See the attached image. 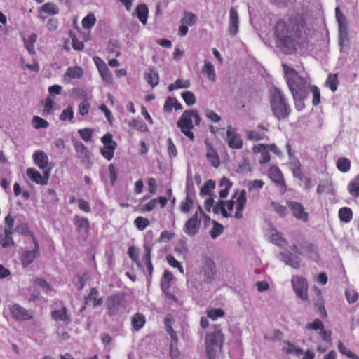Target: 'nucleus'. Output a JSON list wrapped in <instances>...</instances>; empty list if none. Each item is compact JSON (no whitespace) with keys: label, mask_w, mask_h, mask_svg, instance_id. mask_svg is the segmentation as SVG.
I'll return each mask as SVG.
<instances>
[{"label":"nucleus","mask_w":359,"mask_h":359,"mask_svg":"<svg viewBox=\"0 0 359 359\" xmlns=\"http://www.w3.org/2000/svg\"><path fill=\"white\" fill-rule=\"evenodd\" d=\"M304 29V22L297 15H290L276 22L274 27L276 43L285 54L294 53L298 46L306 43L307 34Z\"/></svg>","instance_id":"obj_1"},{"label":"nucleus","mask_w":359,"mask_h":359,"mask_svg":"<svg viewBox=\"0 0 359 359\" xmlns=\"http://www.w3.org/2000/svg\"><path fill=\"white\" fill-rule=\"evenodd\" d=\"M284 72L287 76V83L292 95L293 99H305L307 95L306 81L299 76L293 68L285 64L283 65Z\"/></svg>","instance_id":"obj_2"},{"label":"nucleus","mask_w":359,"mask_h":359,"mask_svg":"<svg viewBox=\"0 0 359 359\" xmlns=\"http://www.w3.org/2000/svg\"><path fill=\"white\" fill-rule=\"evenodd\" d=\"M224 335L219 325H215L212 331L205 337V351L208 359H216L218 353L222 351Z\"/></svg>","instance_id":"obj_3"},{"label":"nucleus","mask_w":359,"mask_h":359,"mask_svg":"<svg viewBox=\"0 0 359 359\" xmlns=\"http://www.w3.org/2000/svg\"><path fill=\"white\" fill-rule=\"evenodd\" d=\"M270 103L273 114L278 120H283L289 116L291 109L280 89L277 88L273 89Z\"/></svg>","instance_id":"obj_4"},{"label":"nucleus","mask_w":359,"mask_h":359,"mask_svg":"<svg viewBox=\"0 0 359 359\" xmlns=\"http://www.w3.org/2000/svg\"><path fill=\"white\" fill-rule=\"evenodd\" d=\"M193 121L196 125H199L201 118L196 111L191 109L184 111L177 123L181 132L191 141L194 140V135L191 131L194 128Z\"/></svg>","instance_id":"obj_5"},{"label":"nucleus","mask_w":359,"mask_h":359,"mask_svg":"<svg viewBox=\"0 0 359 359\" xmlns=\"http://www.w3.org/2000/svg\"><path fill=\"white\" fill-rule=\"evenodd\" d=\"M246 191L245 189H236L231 200L226 201L225 203V208L228 212L231 213L233 208H236L234 217L241 219L243 217V211L247 203Z\"/></svg>","instance_id":"obj_6"},{"label":"nucleus","mask_w":359,"mask_h":359,"mask_svg":"<svg viewBox=\"0 0 359 359\" xmlns=\"http://www.w3.org/2000/svg\"><path fill=\"white\" fill-rule=\"evenodd\" d=\"M204 215L203 211L201 207H198V212L189 218L184 224V232L190 236L196 235L200 229L201 218L200 216Z\"/></svg>","instance_id":"obj_7"},{"label":"nucleus","mask_w":359,"mask_h":359,"mask_svg":"<svg viewBox=\"0 0 359 359\" xmlns=\"http://www.w3.org/2000/svg\"><path fill=\"white\" fill-rule=\"evenodd\" d=\"M291 283L297 294L302 300L308 299V283L306 278L294 276L292 278Z\"/></svg>","instance_id":"obj_8"},{"label":"nucleus","mask_w":359,"mask_h":359,"mask_svg":"<svg viewBox=\"0 0 359 359\" xmlns=\"http://www.w3.org/2000/svg\"><path fill=\"white\" fill-rule=\"evenodd\" d=\"M107 313L109 316L118 314L124 308V298L120 295L109 296L106 302Z\"/></svg>","instance_id":"obj_9"},{"label":"nucleus","mask_w":359,"mask_h":359,"mask_svg":"<svg viewBox=\"0 0 359 359\" xmlns=\"http://www.w3.org/2000/svg\"><path fill=\"white\" fill-rule=\"evenodd\" d=\"M268 177L284 194L287 191V184L280 169L276 165H272L268 171Z\"/></svg>","instance_id":"obj_10"},{"label":"nucleus","mask_w":359,"mask_h":359,"mask_svg":"<svg viewBox=\"0 0 359 359\" xmlns=\"http://www.w3.org/2000/svg\"><path fill=\"white\" fill-rule=\"evenodd\" d=\"M11 316L17 321H25L31 320L34 316L33 311L27 310L18 304H13L10 306Z\"/></svg>","instance_id":"obj_11"},{"label":"nucleus","mask_w":359,"mask_h":359,"mask_svg":"<svg viewBox=\"0 0 359 359\" xmlns=\"http://www.w3.org/2000/svg\"><path fill=\"white\" fill-rule=\"evenodd\" d=\"M187 196L180 203V210L183 213H188L194 205V201L189 193L194 189V180L190 175H187L186 182Z\"/></svg>","instance_id":"obj_12"},{"label":"nucleus","mask_w":359,"mask_h":359,"mask_svg":"<svg viewBox=\"0 0 359 359\" xmlns=\"http://www.w3.org/2000/svg\"><path fill=\"white\" fill-rule=\"evenodd\" d=\"M226 142L232 149H241L243 147V140L238 133L232 127L229 126L226 130Z\"/></svg>","instance_id":"obj_13"},{"label":"nucleus","mask_w":359,"mask_h":359,"mask_svg":"<svg viewBox=\"0 0 359 359\" xmlns=\"http://www.w3.org/2000/svg\"><path fill=\"white\" fill-rule=\"evenodd\" d=\"M201 273L204 276V280L205 282H210L215 279L216 276V266L212 259L208 257L204 259Z\"/></svg>","instance_id":"obj_14"},{"label":"nucleus","mask_w":359,"mask_h":359,"mask_svg":"<svg viewBox=\"0 0 359 359\" xmlns=\"http://www.w3.org/2000/svg\"><path fill=\"white\" fill-rule=\"evenodd\" d=\"M268 128L263 125H259L256 130H249L245 132V137L248 140L258 142L267 139L266 132Z\"/></svg>","instance_id":"obj_15"},{"label":"nucleus","mask_w":359,"mask_h":359,"mask_svg":"<svg viewBox=\"0 0 359 359\" xmlns=\"http://www.w3.org/2000/svg\"><path fill=\"white\" fill-rule=\"evenodd\" d=\"M287 205L292 212L293 216L297 219L307 222L309 219V214L304 210L303 205L296 201H288Z\"/></svg>","instance_id":"obj_16"},{"label":"nucleus","mask_w":359,"mask_h":359,"mask_svg":"<svg viewBox=\"0 0 359 359\" xmlns=\"http://www.w3.org/2000/svg\"><path fill=\"white\" fill-rule=\"evenodd\" d=\"M27 175L32 182L38 184L46 185L48 184L49 172H44L43 176H42L36 169L28 168L27 170Z\"/></svg>","instance_id":"obj_17"},{"label":"nucleus","mask_w":359,"mask_h":359,"mask_svg":"<svg viewBox=\"0 0 359 359\" xmlns=\"http://www.w3.org/2000/svg\"><path fill=\"white\" fill-rule=\"evenodd\" d=\"M40 255V252L37 250H25L20 257L22 267L27 268Z\"/></svg>","instance_id":"obj_18"},{"label":"nucleus","mask_w":359,"mask_h":359,"mask_svg":"<svg viewBox=\"0 0 359 359\" xmlns=\"http://www.w3.org/2000/svg\"><path fill=\"white\" fill-rule=\"evenodd\" d=\"M238 14L235 8H231L229 11V32L231 35L235 36L238 32Z\"/></svg>","instance_id":"obj_19"},{"label":"nucleus","mask_w":359,"mask_h":359,"mask_svg":"<svg viewBox=\"0 0 359 359\" xmlns=\"http://www.w3.org/2000/svg\"><path fill=\"white\" fill-rule=\"evenodd\" d=\"M205 145L207 147L206 158L208 161L214 168H218L220 165V160L217 151L213 149L212 144L208 141H205Z\"/></svg>","instance_id":"obj_20"},{"label":"nucleus","mask_w":359,"mask_h":359,"mask_svg":"<svg viewBox=\"0 0 359 359\" xmlns=\"http://www.w3.org/2000/svg\"><path fill=\"white\" fill-rule=\"evenodd\" d=\"M51 318L56 322L62 321L65 324H69L72 321L71 317L67 314V309L65 306L61 309L53 310L51 312Z\"/></svg>","instance_id":"obj_21"},{"label":"nucleus","mask_w":359,"mask_h":359,"mask_svg":"<svg viewBox=\"0 0 359 359\" xmlns=\"http://www.w3.org/2000/svg\"><path fill=\"white\" fill-rule=\"evenodd\" d=\"M264 185V182L261 180H246L243 182V186L247 188L250 194H259Z\"/></svg>","instance_id":"obj_22"},{"label":"nucleus","mask_w":359,"mask_h":359,"mask_svg":"<svg viewBox=\"0 0 359 359\" xmlns=\"http://www.w3.org/2000/svg\"><path fill=\"white\" fill-rule=\"evenodd\" d=\"M33 160L34 163L41 170L47 168L48 164V157L46 154L42 151H37L33 154Z\"/></svg>","instance_id":"obj_23"},{"label":"nucleus","mask_w":359,"mask_h":359,"mask_svg":"<svg viewBox=\"0 0 359 359\" xmlns=\"http://www.w3.org/2000/svg\"><path fill=\"white\" fill-rule=\"evenodd\" d=\"M73 221L79 232L84 231L87 233L89 231L90 223L86 217L75 215Z\"/></svg>","instance_id":"obj_24"},{"label":"nucleus","mask_w":359,"mask_h":359,"mask_svg":"<svg viewBox=\"0 0 359 359\" xmlns=\"http://www.w3.org/2000/svg\"><path fill=\"white\" fill-rule=\"evenodd\" d=\"M59 12V7L53 2H47L44 4L39 10L40 15L45 13L50 16L57 15Z\"/></svg>","instance_id":"obj_25"},{"label":"nucleus","mask_w":359,"mask_h":359,"mask_svg":"<svg viewBox=\"0 0 359 359\" xmlns=\"http://www.w3.org/2000/svg\"><path fill=\"white\" fill-rule=\"evenodd\" d=\"M253 151L255 153H260L262 156V159L259 160L260 164H264L269 163L271 160V156L269 154V150L267 149V146L263 144H258L253 147Z\"/></svg>","instance_id":"obj_26"},{"label":"nucleus","mask_w":359,"mask_h":359,"mask_svg":"<svg viewBox=\"0 0 359 359\" xmlns=\"http://www.w3.org/2000/svg\"><path fill=\"white\" fill-rule=\"evenodd\" d=\"M233 183L231 182L229 179L227 177H222L219 182V196L222 198H226L228 194L230 189L231 188Z\"/></svg>","instance_id":"obj_27"},{"label":"nucleus","mask_w":359,"mask_h":359,"mask_svg":"<svg viewBox=\"0 0 359 359\" xmlns=\"http://www.w3.org/2000/svg\"><path fill=\"white\" fill-rule=\"evenodd\" d=\"M98 294L99 293L96 288H91L89 294L85 299V304H87L88 303L92 302L93 307L101 305L103 302V300L102 297H97Z\"/></svg>","instance_id":"obj_28"},{"label":"nucleus","mask_w":359,"mask_h":359,"mask_svg":"<svg viewBox=\"0 0 359 359\" xmlns=\"http://www.w3.org/2000/svg\"><path fill=\"white\" fill-rule=\"evenodd\" d=\"M144 255L142 260L145 263L149 274L151 276L153 271V265L151 261V248L149 244L144 245Z\"/></svg>","instance_id":"obj_29"},{"label":"nucleus","mask_w":359,"mask_h":359,"mask_svg":"<svg viewBox=\"0 0 359 359\" xmlns=\"http://www.w3.org/2000/svg\"><path fill=\"white\" fill-rule=\"evenodd\" d=\"M13 231L4 230L3 234L0 235V245L3 248L13 246L15 243L13 239L12 235Z\"/></svg>","instance_id":"obj_30"},{"label":"nucleus","mask_w":359,"mask_h":359,"mask_svg":"<svg viewBox=\"0 0 359 359\" xmlns=\"http://www.w3.org/2000/svg\"><path fill=\"white\" fill-rule=\"evenodd\" d=\"M202 73L210 81L215 82L216 81V74L214 65L209 62H205L202 68Z\"/></svg>","instance_id":"obj_31"},{"label":"nucleus","mask_w":359,"mask_h":359,"mask_svg":"<svg viewBox=\"0 0 359 359\" xmlns=\"http://www.w3.org/2000/svg\"><path fill=\"white\" fill-rule=\"evenodd\" d=\"M135 12L139 20L143 24L146 25L147 22L149 10L145 4H140L137 6Z\"/></svg>","instance_id":"obj_32"},{"label":"nucleus","mask_w":359,"mask_h":359,"mask_svg":"<svg viewBox=\"0 0 359 359\" xmlns=\"http://www.w3.org/2000/svg\"><path fill=\"white\" fill-rule=\"evenodd\" d=\"M336 19L339 25V31H346L347 28L346 18L341 13L340 8L337 6L335 8Z\"/></svg>","instance_id":"obj_33"},{"label":"nucleus","mask_w":359,"mask_h":359,"mask_svg":"<svg viewBox=\"0 0 359 359\" xmlns=\"http://www.w3.org/2000/svg\"><path fill=\"white\" fill-rule=\"evenodd\" d=\"M132 325L135 330H140L146 323L145 317L143 314L137 313L132 318Z\"/></svg>","instance_id":"obj_34"},{"label":"nucleus","mask_w":359,"mask_h":359,"mask_svg":"<svg viewBox=\"0 0 359 359\" xmlns=\"http://www.w3.org/2000/svg\"><path fill=\"white\" fill-rule=\"evenodd\" d=\"M339 218L341 222L348 223L353 218V212L348 207L341 208L339 210Z\"/></svg>","instance_id":"obj_35"},{"label":"nucleus","mask_w":359,"mask_h":359,"mask_svg":"<svg viewBox=\"0 0 359 359\" xmlns=\"http://www.w3.org/2000/svg\"><path fill=\"white\" fill-rule=\"evenodd\" d=\"M129 126L140 132H147L148 127L145 122L140 118H133L129 123Z\"/></svg>","instance_id":"obj_36"},{"label":"nucleus","mask_w":359,"mask_h":359,"mask_svg":"<svg viewBox=\"0 0 359 359\" xmlns=\"http://www.w3.org/2000/svg\"><path fill=\"white\" fill-rule=\"evenodd\" d=\"M128 255L129 257L136 263L137 266L143 269V265L139 259V250L135 246H130L128 250Z\"/></svg>","instance_id":"obj_37"},{"label":"nucleus","mask_w":359,"mask_h":359,"mask_svg":"<svg viewBox=\"0 0 359 359\" xmlns=\"http://www.w3.org/2000/svg\"><path fill=\"white\" fill-rule=\"evenodd\" d=\"M348 190L352 196H359V175L348 183Z\"/></svg>","instance_id":"obj_38"},{"label":"nucleus","mask_w":359,"mask_h":359,"mask_svg":"<svg viewBox=\"0 0 359 359\" xmlns=\"http://www.w3.org/2000/svg\"><path fill=\"white\" fill-rule=\"evenodd\" d=\"M116 145H107L100 149L102 156L107 161H111L114 156Z\"/></svg>","instance_id":"obj_39"},{"label":"nucleus","mask_w":359,"mask_h":359,"mask_svg":"<svg viewBox=\"0 0 359 359\" xmlns=\"http://www.w3.org/2000/svg\"><path fill=\"white\" fill-rule=\"evenodd\" d=\"M83 74V69L79 66L69 67L66 71V75L71 79H79Z\"/></svg>","instance_id":"obj_40"},{"label":"nucleus","mask_w":359,"mask_h":359,"mask_svg":"<svg viewBox=\"0 0 359 359\" xmlns=\"http://www.w3.org/2000/svg\"><path fill=\"white\" fill-rule=\"evenodd\" d=\"M337 168L341 172H347L351 169V161L346 158H339L337 161Z\"/></svg>","instance_id":"obj_41"},{"label":"nucleus","mask_w":359,"mask_h":359,"mask_svg":"<svg viewBox=\"0 0 359 359\" xmlns=\"http://www.w3.org/2000/svg\"><path fill=\"white\" fill-rule=\"evenodd\" d=\"M339 81H338V74H329L326 82L325 86L328 87L332 92H335L337 88Z\"/></svg>","instance_id":"obj_42"},{"label":"nucleus","mask_w":359,"mask_h":359,"mask_svg":"<svg viewBox=\"0 0 359 359\" xmlns=\"http://www.w3.org/2000/svg\"><path fill=\"white\" fill-rule=\"evenodd\" d=\"M190 86V82L189 80H183L181 79H177L174 83H171L168 86L170 91H172L178 88H188Z\"/></svg>","instance_id":"obj_43"},{"label":"nucleus","mask_w":359,"mask_h":359,"mask_svg":"<svg viewBox=\"0 0 359 359\" xmlns=\"http://www.w3.org/2000/svg\"><path fill=\"white\" fill-rule=\"evenodd\" d=\"M37 40V35L36 34H31L28 39H25V46L29 53L32 54L35 53L34 44Z\"/></svg>","instance_id":"obj_44"},{"label":"nucleus","mask_w":359,"mask_h":359,"mask_svg":"<svg viewBox=\"0 0 359 359\" xmlns=\"http://www.w3.org/2000/svg\"><path fill=\"white\" fill-rule=\"evenodd\" d=\"M147 81L152 86L154 87L158 85L159 77L156 71L150 69L145 76Z\"/></svg>","instance_id":"obj_45"},{"label":"nucleus","mask_w":359,"mask_h":359,"mask_svg":"<svg viewBox=\"0 0 359 359\" xmlns=\"http://www.w3.org/2000/svg\"><path fill=\"white\" fill-rule=\"evenodd\" d=\"M284 259L287 264L291 266L294 269H298L300 266L299 257L297 256H293L290 253L284 255Z\"/></svg>","instance_id":"obj_46"},{"label":"nucleus","mask_w":359,"mask_h":359,"mask_svg":"<svg viewBox=\"0 0 359 359\" xmlns=\"http://www.w3.org/2000/svg\"><path fill=\"white\" fill-rule=\"evenodd\" d=\"M213 212L216 214L220 212L224 217H229L232 216L231 213L228 212L225 208V203L223 201H219L214 207Z\"/></svg>","instance_id":"obj_47"},{"label":"nucleus","mask_w":359,"mask_h":359,"mask_svg":"<svg viewBox=\"0 0 359 359\" xmlns=\"http://www.w3.org/2000/svg\"><path fill=\"white\" fill-rule=\"evenodd\" d=\"M283 351L287 354H294L299 355L302 354V351L300 348H298L293 344L290 341H285L283 346Z\"/></svg>","instance_id":"obj_48"},{"label":"nucleus","mask_w":359,"mask_h":359,"mask_svg":"<svg viewBox=\"0 0 359 359\" xmlns=\"http://www.w3.org/2000/svg\"><path fill=\"white\" fill-rule=\"evenodd\" d=\"M96 22V18L93 13L88 14L82 20V26L85 29H91Z\"/></svg>","instance_id":"obj_49"},{"label":"nucleus","mask_w":359,"mask_h":359,"mask_svg":"<svg viewBox=\"0 0 359 359\" xmlns=\"http://www.w3.org/2000/svg\"><path fill=\"white\" fill-rule=\"evenodd\" d=\"M134 224L139 231H143L149 225L150 222L148 218L139 216L134 220Z\"/></svg>","instance_id":"obj_50"},{"label":"nucleus","mask_w":359,"mask_h":359,"mask_svg":"<svg viewBox=\"0 0 359 359\" xmlns=\"http://www.w3.org/2000/svg\"><path fill=\"white\" fill-rule=\"evenodd\" d=\"M271 241L273 243L280 247H284L287 245V241L283 238L282 234L278 232H276L271 235Z\"/></svg>","instance_id":"obj_51"},{"label":"nucleus","mask_w":359,"mask_h":359,"mask_svg":"<svg viewBox=\"0 0 359 359\" xmlns=\"http://www.w3.org/2000/svg\"><path fill=\"white\" fill-rule=\"evenodd\" d=\"M215 187V183L214 181L210 180L205 182L204 185L201 189V194L211 196Z\"/></svg>","instance_id":"obj_52"},{"label":"nucleus","mask_w":359,"mask_h":359,"mask_svg":"<svg viewBox=\"0 0 359 359\" xmlns=\"http://www.w3.org/2000/svg\"><path fill=\"white\" fill-rule=\"evenodd\" d=\"M197 20L195 14L189 12L184 13V17L181 20L182 24H185L189 26L193 25Z\"/></svg>","instance_id":"obj_53"},{"label":"nucleus","mask_w":359,"mask_h":359,"mask_svg":"<svg viewBox=\"0 0 359 359\" xmlns=\"http://www.w3.org/2000/svg\"><path fill=\"white\" fill-rule=\"evenodd\" d=\"M223 226L221 224L215 221H213V226L210 232L211 238H216L217 236H219L220 234L223 233Z\"/></svg>","instance_id":"obj_54"},{"label":"nucleus","mask_w":359,"mask_h":359,"mask_svg":"<svg viewBox=\"0 0 359 359\" xmlns=\"http://www.w3.org/2000/svg\"><path fill=\"white\" fill-rule=\"evenodd\" d=\"M225 313L222 309H212L207 311V316L208 318L213 320H217L218 318L223 317Z\"/></svg>","instance_id":"obj_55"},{"label":"nucleus","mask_w":359,"mask_h":359,"mask_svg":"<svg viewBox=\"0 0 359 359\" xmlns=\"http://www.w3.org/2000/svg\"><path fill=\"white\" fill-rule=\"evenodd\" d=\"M182 97L188 106H191L196 103V97L191 91H185L182 93Z\"/></svg>","instance_id":"obj_56"},{"label":"nucleus","mask_w":359,"mask_h":359,"mask_svg":"<svg viewBox=\"0 0 359 359\" xmlns=\"http://www.w3.org/2000/svg\"><path fill=\"white\" fill-rule=\"evenodd\" d=\"M34 284L41 287L46 293L51 292L50 285L44 279L38 278L34 280Z\"/></svg>","instance_id":"obj_57"},{"label":"nucleus","mask_w":359,"mask_h":359,"mask_svg":"<svg viewBox=\"0 0 359 359\" xmlns=\"http://www.w3.org/2000/svg\"><path fill=\"white\" fill-rule=\"evenodd\" d=\"M32 123L34 127L37 129L45 128L48 126V123L47 121L37 116L33 117Z\"/></svg>","instance_id":"obj_58"},{"label":"nucleus","mask_w":359,"mask_h":359,"mask_svg":"<svg viewBox=\"0 0 359 359\" xmlns=\"http://www.w3.org/2000/svg\"><path fill=\"white\" fill-rule=\"evenodd\" d=\"M74 117L73 109L71 106H68L65 109L60 115V119L62 121L72 120Z\"/></svg>","instance_id":"obj_59"},{"label":"nucleus","mask_w":359,"mask_h":359,"mask_svg":"<svg viewBox=\"0 0 359 359\" xmlns=\"http://www.w3.org/2000/svg\"><path fill=\"white\" fill-rule=\"evenodd\" d=\"M324 328V325L323 322L320 319H315L313 322L307 323L306 325V330H320Z\"/></svg>","instance_id":"obj_60"},{"label":"nucleus","mask_w":359,"mask_h":359,"mask_svg":"<svg viewBox=\"0 0 359 359\" xmlns=\"http://www.w3.org/2000/svg\"><path fill=\"white\" fill-rule=\"evenodd\" d=\"M271 206L274 210L280 216L285 217L287 215V208L284 205L280 204L278 202H271Z\"/></svg>","instance_id":"obj_61"},{"label":"nucleus","mask_w":359,"mask_h":359,"mask_svg":"<svg viewBox=\"0 0 359 359\" xmlns=\"http://www.w3.org/2000/svg\"><path fill=\"white\" fill-rule=\"evenodd\" d=\"M345 294L348 303L355 302L359 297L358 293L354 290L348 289L345 291Z\"/></svg>","instance_id":"obj_62"},{"label":"nucleus","mask_w":359,"mask_h":359,"mask_svg":"<svg viewBox=\"0 0 359 359\" xmlns=\"http://www.w3.org/2000/svg\"><path fill=\"white\" fill-rule=\"evenodd\" d=\"M311 93H313V104L317 106L320 102V93L319 88L316 86H312L310 88Z\"/></svg>","instance_id":"obj_63"},{"label":"nucleus","mask_w":359,"mask_h":359,"mask_svg":"<svg viewBox=\"0 0 359 359\" xmlns=\"http://www.w3.org/2000/svg\"><path fill=\"white\" fill-rule=\"evenodd\" d=\"M93 130L90 128H83L79 130V133L85 142H89L92 140Z\"/></svg>","instance_id":"obj_64"}]
</instances>
